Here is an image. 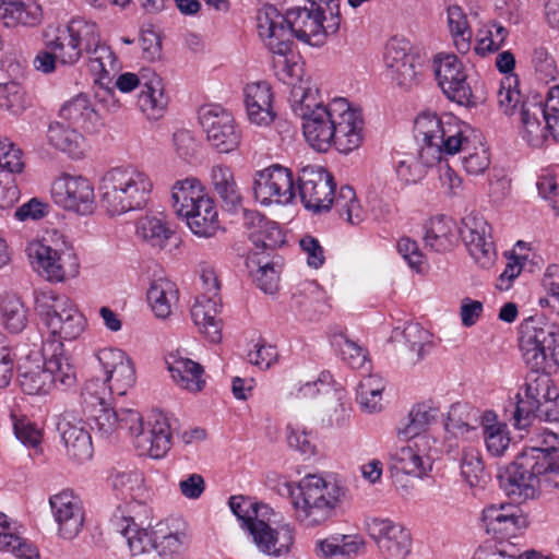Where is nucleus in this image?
Returning a JSON list of instances; mask_svg holds the SVG:
<instances>
[{
    "label": "nucleus",
    "mask_w": 559,
    "mask_h": 559,
    "mask_svg": "<svg viewBox=\"0 0 559 559\" xmlns=\"http://www.w3.org/2000/svg\"><path fill=\"white\" fill-rule=\"evenodd\" d=\"M292 85L294 102L299 104L304 119V135L312 148L326 152L333 144L347 154L360 146L364 140L360 110L353 108L345 98H335L328 105L317 103V90L297 81Z\"/></svg>",
    "instance_id": "obj_1"
},
{
    "label": "nucleus",
    "mask_w": 559,
    "mask_h": 559,
    "mask_svg": "<svg viewBox=\"0 0 559 559\" xmlns=\"http://www.w3.org/2000/svg\"><path fill=\"white\" fill-rule=\"evenodd\" d=\"M469 129L452 116L440 118L435 114H420L414 123V134L420 143L418 158L405 156L395 166L397 178L404 185L416 183L426 168L439 163L444 155H454L471 145Z\"/></svg>",
    "instance_id": "obj_2"
},
{
    "label": "nucleus",
    "mask_w": 559,
    "mask_h": 559,
    "mask_svg": "<svg viewBox=\"0 0 559 559\" xmlns=\"http://www.w3.org/2000/svg\"><path fill=\"white\" fill-rule=\"evenodd\" d=\"M277 491L292 499L295 516L306 527L323 525L334 518L346 495L343 486L317 474L305 476L297 485L283 479Z\"/></svg>",
    "instance_id": "obj_3"
},
{
    "label": "nucleus",
    "mask_w": 559,
    "mask_h": 559,
    "mask_svg": "<svg viewBox=\"0 0 559 559\" xmlns=\"http://www.w3.org/2000/svg\"><path fill=\"white\" fill-rule=\"evenodd\" d=\"M499 481L506 493L519 502L538 497L543 486L559 488V452L527 449L500 474Z\"/></svg>",
    "instance_id": "obj_4"
},
{
    "label": "nucleus",
    "mask_w": 559,
    "mask_h": 559,
    "mask_svg": "<svg viewBox=\"0 0 559 559\" xmlns=\"http://www.w3.org/2000/svg\"><path fill=\"white\" fill-rule=\"evenodd\" d=\"M72 38L75 41L81 53L87 56L88 68L96 76L95 83L98 90L95 96L99 102H107L109 109H116L118 103L115 99V93L109 84L111 76L119 70V61L111 48L103 41L98 25L84 17H73L67 24Z\"/></svg>",
    "instance_id": "obj_5"
},
{
    "label": "nucleus",
    "mask_w": 559,
    "mask_h": 559,
    "mask_svg": "<svg viewBox=\"0 0 559 559\" xmlns=\"http://www.w3.org/2000/svg\"><path fill=\"white\" fill-rule=\"evenodd\" d=\"M152 191L150 175L130 165L111 168L99 182L102 205L112 216L143 209Z\"/></svg>",
    "instance_id": "obj_6"
},
{
    "label": "nucleus",
    "mask_w": 559,
    "mask_h": 559,
    "mask_svg": "<svg viewBox=\"0 0 559 559\" xmlns=\"http://www.w3.org/2000/svg\"><path fill=\"white\" fill-rule=\"evenodd\" d=\"M25 252L33 271L48 283H66L80 273V259L73 243L58 230L29 241Z\"/></svg>",
    "instance_id": "obj_7"
},
{
    "label": "nucleus",
    "mask_w": 559,
    "mask_h": 559,
    "mask_svg": "<svg viewBox=\"0 0 559 559\" xmlns=\"http://www.w3.org/2000/svg\"><path fill=\"white\" fill-rule=\"evenodd\" d=\"M257 29L263 45L280 57L274 61L276 74L287 84H294L299 78L301 68L289 62L287 56L292 52L293 36L287 25L286 13L283 15L274 5L262 7L257 14Z\"/></svg>",
    "instance_id": "obj_8"
},
{
    "label": "nucleus",
    "mask_w": 559,
    "mask_h": 559,
    "mask_svg": "<svg viewBox=\"0 0 559 559\" xmlns=\"http://www.w3.org/2000/svg\"><path fill=\"white\" fill-rule=\"evenodd\" d=\"M311 8L287 10V25L292 36L311 46H322L328 36L340 29V0H318Z\"/></svg>",
    "instance_id": "obj_9"
},
{
    "label": "nucleus",
    "mask_w": 559,
    "mask_h": 559,
    "mask_svg": "<svg viewBox=\"0 0 559 559\" xmlns=\"http://www.w3.org/2000/svg\"><path fill=\"white\" fill-rule=\"evenodd\" d=\"M34 310L49 332L60 341H74L86 328V319L74 302L52 289L34 292Z\"/></svg>",
    "instance_id": "obj_10"
},
{
    "label": "nucleus",
    "mask_w": 559,
    "mask_h": 559,
    "mask_svg": "<svg viewBox=\"0 0 559 559\" xmlns=\"http://www.w3.org/2000/svg\"><path fill=\"white\" fill-rule=\"evenodd\" d=\"M519 348L530 369H546L548 359L559 366V325L530 317L520 325Z\"/></svg>",
    "instance_id": "obj_11"
},
{
    "label": "nucleus",
    "mask_w": 559,
    "mask_h": 559,
    "mask_svg": "<svg viewBox=\"0 0 559 559\" xmlns=\"http://www.w3.org/2000/svg\"><path fill=\"white\" fill-rule=\"evenodd\" d=\"M369 538L380 559H407L413 549L411 531L388 518H370L365 522Z\"/></svg>",
    "instance_id": "obj_12"
},
{
    "label": "nucleus",
    "mask_w": 559,
    "mask_h": 559,
    "mask_svg": "<svg viewBox=\"0 0 559 559\" xmlns=\"http://www.w3.org/2000/svg\"><path fill=\"white\" fill-rule=\"evenodd\" d=\"M50 194L64 211L86 216L95 210L94 186L82 175L61 174L52 181Z\"/></svg>",
    "instance_id": "obj_13"
},
{
    "label": "nucleus",
    "mask_w": 559,
    "mask_h": 559,
    "mask_svg": "<svg viewBox=\"0 0 559 559\" xmlns=\"http://www.w3.org/2000/svg\"><path fill=\"white\" fill-rule=\"evenodd\" d=\"M199 120L207 142L216 152L228 154L239 147L241 130L229 111L221 106H204L199 112Z\"/></svg>",
    "instance_id": "obj_14"
},
{
    "label": "nucleus",
    "mask_w": 559,
    "mask_h": 559,
    "mask_svg": "<svg viewBox=\"0 0 559 559\" xmlns=\"http://www.w3.org/2000/svg\"><path fill=\"white\" fill-rule=\"evenodd\" d=\"M298 190L304 206L313 214L326 213L332 209L335 182L332 174L324 168L304 167L298 176Z\"/></svg>",
    "instance_id": "obj_15"
},
{
    "label": "nucleus",
    "mask_w": 559,
    "mask_h": 559,
    "mask_svg": "<svg viewBox=\"0 0 559 559\" xmlns=\"http://www.w3.org/2000/svg\"><path fill=\"white\" fill-rule=\"evenodd\" d=\"M433 72L443 94L460 105H475L474 94L467 83L464 64L454 53H438L432 60Z\"/></svg>",
    "instance_id": "obj_16"
},
{
    "label": "nucleus",
    "mask_w": 559,
    "mask_h": 559,
    "mask_svg": "<svg viewBox=\"0 0 559 559\" xmlns=\"http://www.w3.org/2000/svg\"><path fill=\"white\" fill-rule=\"evenodd\" d=\"M253 194L262 205H287L295 198L294 176L289 168L272 165L255 174Z\"/></svg>",
    "instance_id": "obj_17"
},
{
    "label": "nucleus",
    "mask_w": 559,
    "mask_h": 559,
    "mask_svg": "<svg viewBox=\"0 0 559 559\" xmlns=\"http://www.w3.org/2000/svg\"><path fill=\"white\" fill-rule=\"evenodd\" d=\"M96 358L105 376L98 390L106 389L110 394L124 395L135 383V369L129 356L119 348L106 347L96 353Z\"/></svg>",
    "instance_id": "obj_18"
},
{
    "label": "nucleus",
    "mask_w": 559,
    "mask_h": 559,
    "mask_svg": "<svg viewBox=\"0 0 559 559\" xmlns=\"http://www.w3.org/2000/svg\"><path fill=\"white\" fill-rule=\"evenodd\" d=\"M461 237L474 261L484 269L490 267L497 252L491 236V227L479 214L471 213L462 219Z\"/></svg>",
    "instance_id": "obj_19"
},
{
    "label": "nucleus",
    "mask_w": 559,
    "mask_h": 559,
    "mask_svg": "<svg viewBox=\"0 0 559 559\" xmlns=\"http://www.w3.org/2000/svg\"><path fill=\"white\" fill-rule=\"evenodd\" d=\"M548 373L544 370L531 369L525 379L523 392L516 394L514 425L524 429L531 425L543 400L549 399L550 390H556Z\"/></svg>",
    "instance_id": "obj_20"
},
{
    "label": "nucleus",
    "mask_w": 559,
    "mask_h": 559,
    "mask_svg": "<svg viewBox=\"0 0 559 559\" xmlns=\"http://www.w3.org/2000/svg\"><path fill=\"white\" fill-rule=\"evenodd\" d=\"M49 506L57 523L58 536L66 540L74 539L85 521L81 499L71 490H62L49 498Z\"/></svg>",
    "instance_id": "obj_21"
},
{
    "label": "nucleus",
    "mask_w": 559,
    "mask_h": 559,
    "mask_svg": "<svg viewBox=\"0 0 559 559\" xmlns=\"http://www.w3.org/2000/svg\"><path fill=\"white\" fill-rule=\"evenodd\" d=\"M99 380H90L82 392L83 402L90 409L96 432L105 439H109L119 432V411L110 407L108 393L103 388L100 392Z\"/></svg>",
    "instance_id": "obj_22"
},
{
    "label": "nucleus",
    "mask_w": 559,
    "mask_h": 559,
    "mask_svg": "<svg viewBox=\"0 0 559 559\" xmlns=\"http://www.w3.org/2000/svg\"><path fill=\"white\" fill-rule=\"evenodd\" d=\"M249 533L257 549L273 558L287 556L295 543V528L289 523L272 526L262 519L253 522Z\"/></svg>",
    "instance_id": "obj_23"
},
{
    "label": "nucleus",
    "mask_w": 559,
    "mask_h": 559,
    "mask_svg": "<svg viewBox=\"0 0 559 559\" xmlns=\"http://www.w3.org/2000/svg\"><path fill=\"white\" fill-rule=\"evenodd\" d=\"M383 62L392 80L400 86L411 88L417 83L419 62L416 56L411 52L407 40L396 37L391 38L384 48Z\"/></svg>",
    "instance_id": "obj_24"
},
{
    "label": "nucleus",
    "mask_w": 559,
    "mask_h": 559,
    "mask_svg": "<svg viewBox=\"0 0 559 559\" xmlns=\"http://www.w3.org/2000/svg\"><path fill=\"white\" fill-rule=\"evenodd\" d=\"M481 521L488 534L502 540L525 531L530 525L528 515L513 504L487 507L483 511Z\"/></svg>",
    "instance_id": "obj_25"
},
{
    "label": "nucleus",
    "mask_w": 559,
    "mask_h": 559,
    "mask_svg": "<svg viewBox=\"0 0 559 559\" xmlns=\"http://www.w3.org/2000/svg\"><path fill=\"white\" fill-rule=\"evenodd\" d=\"M133 445L140 455L164 457L171 448L169 418L163 413L153 414L147 428L136 433Z\"/></svg>",
    "instance_id": "obj_26"
},
{
    "label": "nucleus",
    "mask_w": 559,
    "mask_h": 559,
    "mask_svg": "<svg viewBox=\"0 0 559 559\" xmlns=\"http://www.w3.org/2000/svg\"><path fill=\"white\" fill-rule=\"evenodd\" d=\"M429 441V437H420L395 450L390 456L392 469L417 478L427 476L432 468Z\"/></svg>",
    "instance_id": "obj_27"
},
{
    "label": "nucleus",
    "mask_w": 559,
    "mask_h": 559,
    "mask_svg": "<svg viewBox=\"0 0 559 559\" xmlns=\"http://www.w3.org/2000/svg\"><path fill=\"white\" fill-rule=\"evenodd\" d=\"M58 430L68 456L78 462H84L92 457L91 436L82 419L76 418L72 413H63L58 421Z\"/></svg>",
    "instance_id": "obj_28"
},
{
    "label": "nucleus",
    "mask_w": 559,
    "mask_h": 559,
    "mask_svg": "<svg viewBox=\"0 0 559 559\" xmlns=\"http://www.w3.org/2000/svg\"><path fill=\"white\" fill-rule=\"evenodd\" d=\"M114 532L123 536L132 556H140L153 548V533L135 523L134 518L119 507L110 519Z\"/></svg>",
    "instance_id": "obj_29"
},
{
    "label": "nucleus",
    "mask_w": 559,
    "mask_h": 559,
    "mask_svg": "<svg viewBox=\"0 0 559 559\" xmlns=\"http://www.w3.org/2000/svg\"><path fill=\"white\" fill-rule=\"evenodd\" d=\"M248 119L257 126H269L275 118L273 92L267 82L250 83L245 88Z\"/></svg>",
    "instance_id": "obj_30"
},
{
    "label": "nucleus",
    "mask_w": 559,
    "mask_h": 559,
    "mask_svg": "<svg viewBox=\"0 0 559 559\" xmlns=\"http://www.w3.org/2000/svg\"><path fill=\"white\" fill-rule=\"evenodd\" d=\"M443 425L448 439L471 440L478 437L480 415L468 404L455 403L451 405Z\"/></svg>",
    "instance_id": "obj_31"
},
{
    "label": "nucleus",
    "mask_w": 559,
    "mask_h": 559,
    "mask_svg": "<svg viewBox=\"0 0 559 559\" xmlns=\"http://www.w3.org/2000/svg\"><path fill=\"white\" fill-rule=\"evenodd\" d=\"M221 307V298L206 297V294L197 296L192 308L191 318L212 343H218L222 340V322L217 319Z\"/></svg>",
    "instance_id": "obj_32"
},
{
    "label": "nucleus",
    "mask_w": 559,
    "mask_h": 559,
    "mask_svg": "<svg viewBox=\"0 0 559 559\" xmlns=\"http://www.w3.org/2000/svg\"><path fill=\"white\" fill-rule=\"evenodd\" d=\"M59 115L73 128H80L85 132H95L102 126L99 114L84 94H79L66 102Z\"/></svg>",
    "instance_id": "obj_33"
},
{
    "label": "nucleus",
    "mask_w": 559,
    "mask_h": 559,
    "mask_svg": "<svg viewBox=\"0 0 559 559\" xmlns=\"http://www.w3.org/2000/svg\"><path fill=\"white\" fill-rule=\"evenodd\" d=\"M0 20L7 27H34L43 20L41 7L34 0H0Z\"/></svg>",
    "instance_id": "obj_34"
},
{
    "label": "nucleus",
    "mask_w": 559,
    "mask_h": 559,
    "mask_svg": "<svg viewBox=\"0 0 559 559\" xmlns=\"http://www.w3.org/2000/svg\"><path fill=\"white\" fill-rule=\"evenodd\" d=\"M174 382L182 390L197 393L205 386L203 367L190 358L169 355L166 360Z\"/></svg>",
    "instance_id": "obj_35"
},
{
    "label": "nucleus",
    "mask_w": 559,
    "mask_h": 559,
    "mask_svg": "<svg viewBox=\"0 0 559 559\" xmlns=\"http://www.w3.org/2000/svg\"><path fill=\"white\" fill-rule=\"evenodd\" d=\"M48 143L73 159H82L87 152L85 138L73 127L62 122L49 124Z\"/></svg>",
    "instance_id": "obj_36"
},
{
    "label": "nucleus",
    "mask_w": 559,
    "mask_h": 559,
    "mask_svg": "<svg viewBox=\"0 0 559 559\" xmlns=\"http://www.w3.org/2000/svg\"><path fill=\"white\" fill-rule=\"evenodd\" d=\"M180 216L186 219L190 230L199 237L211 238L221 228L216 205L210 197L201 200L192 211H186Z\"/></svg>",
    "instance_id": "obj_37"
},
{
    "label": "nucleus",
    "mask_w": 559,
    "mask_h": 559,
    "mask_svg": "<svg viewBox=\"0 0 559 559\" xmlns=\"http://www.w3.org/2000/svg\"><path fill=\"white\" fill-rule=\"evenodd\" d=\"M547 116L540 104H522L520 109L521 135L531 146L538 147L546 140Z\"/></svg>",
    "instance_id": "obj_38"
},
{
    "label": "nucleus",
    "mask_w": 559,
    "mask_h": 559,
    "mask_svg": "<svg viewBox=\"0 0 559 559\" xmlns=\"http://www.w3.org/2000/svg\"><path fill=\"white\" fill-rule=\"evenodd\" d=\"M138 106L150 120H157L164 116L168 97L164 92L163 81L156 72L148 74L147 84L141 87Z\"/></svg>",
    "instance_id": "obj_39"
},
{
    "label": "nucleus",
    "mask_w": 559,
    "mask_h": 559,
    "mask_svg": "<svg viewBox=\"0 0 559 559\" xmlns=\"http://www.w3.org/2000/svg\"><path fill=\"white\" fill-rule=\"evenodd\" d=\"M188 544L189 536L186 530L180 528L175 521L159 522L153 531V549L160 557H173Z\"/></svg>",
    "instance_id": "obj_40"
},
{
    "label": "nucleus",
    "mask_w": 559,
    "mask_h": 559,
    "mask_svg": "<svg viewBox=\"0 0 559 559\" xmlns=\"http://www.w3.org/2000/svg\"><path fill=\"white\" fill-rule=\"evenodd\" d=\"M424 241L435 252L451 251L457 241L455 223L444 215L432 217L426 225Z\"/></svg>",
    "instance_id": "obj_41"
},
{
    "label": "nucleus",
    "mask_w": 559,
    "mask_h": 559,
    "mask_svg": "<svg viewBox=\"0 0 559 559\" xmlns=\"http://www.w3.org/2000/svg\"><path fill=\"white\" fill-rule=\"evenodd\" d=\"M480 427L487 451L493 456L503 455L511 442L508 425L499 420L495 412L485 411L480 415Z\"/></svg>",
    "instance_id": "obj_42"
},
{
    "label": "nucleus",
    "mask_w": 559,
    "mask_h": 559,
    "mask_svg": "<svg viewBox=\"0 0 559 559\" xmlns=\"http://www.w3.org/2000/svg\"><path fill=\"white\" fill-rule=\"evenodd\" d=\"M147 301L157 318L166 319L178 301V288L167 278L154 280L147 290Z\"/></svg>",
    "instance_id": "obj_43"
},
{
    "label": "nucleus",
    "mask_w": 559,
    "mask_h": 559,
    "mask_svg": "<svg viewBox=\"0 0 559 559\" xmlns=\"http://www.w3.org/2000/svg\"><path fill=\"white\" fill-rule=\"evenodd\" d=\"M211 181L225 206L236 210L242 204V195L233 170L226 165H215L211 169Z\"/></svg>",
    "instance_id": "obj_44"
},
{
    "label": "nucleus",
    "mask_w": 559,
    "mask_h": 559,
    "mask_svg": "<svg viewBox=\"0 0 559 559\" xmlns=\"http://www.w3.org/2000/svg\"><path fill=\"white\" fill-rule=\"evenodd\" d=\"M439 409L431 404L419 403L415 405L408 414V420L405 426L397 429V436L414 440L420 437H428L424 433L436 421Z\"/></svg>",
    "instance_id": "obj_45"
},
{
    "label": "nucleus",
    "mask_w": 559,
    "mask_h": 559,
    "mask_svg": "<svg viewBox=\"0 0 559 559\" xmlns=\"http://www.w3.org/2000/svg\"><path fill=\"white\" fill-rule=\"evenodd\" d=\"M207 197L201 182L195 178L179 180L171 190L173 206L179 216L186 211H192Z\"/></svg>",
    "instance_id": "obj_46"
},
{
    "label": "nucleus",
    "mask_w": 559,
    "mask_h": 559,
    "mask_svg": "<svg viewBox=\"0 0 559 559\" xmlns=\"http://www.w3.org/2000/svg\"><path fill=\"white\" fill-rule=\"evenodd\" d=\"M447 23L456 50L463 55L468 52L473 32L464 10L457 4L449 5L447 9Z\"/></svg>",
    "instance_id": "obj_47"
},
{
    "label": "nucleus",
    "mask_w": 559,
    "mask_h": 559,
    "mask_svg": "<svg viewBox=\"0 0 559 559\" xmlns=\"http://www.w3.org/2000/svg\"><path fill=\"white\" fill-rule=\"evenodd\" d=\"M385 382L378 374H369L359 382L356 401L365 413H378L382 409V393Z\"/></svg>",
    "instance_id": "obj_48"
},
{
    "label": "nucleus",
    "mask_w": 559,
    "mask_h": 559,
    "mask_svg": "<svg viewBox=\"0 0 559 559\" xmlns=\"http://www.w3.org/2000/svg\"><path fill=\"white\" fill-rule=\"evenodd\" d=\"M136 236L148 246L162 250L173 236V230L162 218L145 215L136 222Z\"/></svg>",
    "instance_id": "obj_49"
},
{
    "label": "nucleus",
    "mask_w": 559,
    "mask_h": 559,
    "mask_svg": "<svg viewBox=\"0 0 559 559\" xmlns=\"http://www.w3.org/2000/svg\"><path fill=\"white\" fill-rule=\"evenodd\" d=\"M332 206H334L340 217L350 225H358L366 217V211L357 198L355 190L348 185L342 186L340 190L335 192Z\"/></svg>",
    "instance_id": "obj_50"
},
{
    "label": "nucleus",
    "mask_w": 559,
    "mask_h": 559,
    "mask_svg": "<svg viewBox=\"0 0 559 559\" xmlns=\"http://www.w3.org/2000/svg\"><path fill=\"white\" fill-rule=\"evenodd\" d=\"M508 36L509 31L500 22L491 20L478 29L474 50L483 57L497 52L504 46Z\"/></svg>",
    "instance_id": "obj_51"
},
{
    "label": "nucleus",
    "mask_w": 559,
    "mask_h": 559,
    "mask_svg": "<svg viewBox=\"0 0 559 559\" xmlns=\"http://www.w3.org/2000/svg\"><path fill=\"white\" fill-rule=\"evenodd\" d=\"M112 489L124 500H138L144 491V477L138 469L114 471L110 475Z\"/></svg>",
    "instance_id": "obj_52"
},
{
    "label": "nucleus",
    "mask_w": 559,
    "mask_h": 559,
    "mask_svg": "<svg viewBox=\"0 0 559 559\" xmlns=\"http://www.w3.org/2000/svg\"><path fill=\"white\" fill-rule=\"evenodd\" d=\"M72 35L67 25L56 29L53 37L46 35L45 46L47 49L57 52L59 62L63 66H74L82 58L81 50L78 48L75 41L70 40Z\"/></svg>",
    "instance_id": "obj_53"
},
{
    "label": "nucleus",
    "mask_w": 559,
    "mask_h": 559,
    "mask_svg": "<svg viewBox=\"0 0 559 559\" xmlns=\"http://www.w3.org/2000/svg\"><path fill=\"white\" fill-rule=\"evenodd\" d=\"M247 266L257 286L264 293L273 294L277 289L278 271L273 262L258 258V252L249 255Z\"/></svg>",
    "instance_id": "obj_54"
},
{
    "label": "nucleus",
    "mask_w": 559,
    "mask_h": 559,
    "mask_svg": "<svg viewBox=\"0 0 559 559\" xmlns=\"http://www.w3.org/2000/svg\"><path fill=\"white\" fill-rule=\"evenodd\" d=\"M2 322L10 333H21L27 325V309L15 296H8L1 301Z\"/></svg>",
    "instance_id": "obj_55"
},
{
    "label": "nucleus",
    "mask_w": 559,
    "mask_h": 559,
    "mask_svg": "<svg viewBox=\"0 0 559 559\" xmlns=\"http://www.w3.org/2000/svg\"><path fill=\"white\" fill-rule=\"evenodd\" d=\"M29 102L22 85L15 81L0 83V109L13 116L26 110Z\"/></svg>",
    "instance_id": "obj_56"
},
{
    "label": "nucleus",
    "mask_w": 559,
    "mask_h": 559,
    "mask_svg": "<svg viewBox=\"0 0 559 559\" xmlns=\"http://www.w3.org/2000/svg\"><path fill=\"white\" fill-rule=\"evenodd\" d=\"M0 551L10 552L19 559H39L37 549L21 537L12 524L0 532Z\"/></svg>",
    "instance_id": "obj_57"
},
{
    "label": "nucleus",
    "mask_w": 559,
    "mask_h": 559,
    "mask_svg": "<svg viewBox=\"0 0 559 559\" xmlns=\"http://www.w3.org/2000/svg\"><path fill=\"white\" fill-rule=\"evenodd\" d=\"M44 366L52 378V384L56 386L58 383L64 388L72 386L75 382V370L70 362L69 357L64 353L53 354L47 358Z\"/></svg>",
    "instance_id": "obj_58"
},
{
    "label": "nucleus",
    "mask_w": 559,
    "mask_h": 559,
    "mask_svg": "<svg viewBox=\"0 0 559 559\" xmlns=\"http://www.w3.org/2000/svg\"><path fill=\"white\" fill-rule=\"evenodd\" d=\"M403 336L411 352L415 354L414 362H418L430 352L432 335L419 323H408L403 330Z\"/></svg>",
    "instance_id": "obj_59"
},
{
    "label": "nucleus",
    "mask_w": 559,
    "mask_h": 559,
    "mask_svg": "<svg viewBox=\"0 0 559 559\" xmlns=\"http://www.w3.org/2000/svg\"><path fill=\"white\" fill-rule=\"evenodd\" d=\"M469 129L468 138L471 141V145L466 148H461V151H468L471 148L474 150V152L468 153L463 158V167L469 175H480L483 174L490 165V157L487 147L480 142V140L476 141V135L474 134V131L466 126Z\"/></svg>",
    "instance_id": "obj_60"
},
{
    "label": "nucleus",
    "mask_w": 559,
    "mask_h": 559,
    "mask_svg": "<svg viewBox=\"0 0 559 559\" xmlns=\"http://www.w3.org/2000/svg\"><path fill=\"white\" fill-rule=\"evenodd\" d=\"M229 508L231 512L243 522V525L250 532V527L255 521H261V516H265L269 507L259 504L242 496H233L229 499Z\"/></svg>",
    "instance_id": "obj_61"
},
{
    "label": "nucleus",
    "mask_w": 559,
    "mask_h": 559,
    "mask_svg": "<svg viewBox=\"0 0 559 559\" xmlns=\"http://www.w3.org/2000/svg\"><path fill=\"white\" fill-rule=\"evenodd\" d=\"M20 385L22 391L28 395L47 394L53 388L52 378L45 366H36L34 369L21 372Z\"/></svg>",
    "instance_id": "obj_62"
},
{
    "label": "nucleus",
    "mask_w": 559,
    "mask_h": 559,
    "mask_svg": "<svg viewBox=\"0 0 559 559\" xmlns=\"http://www.w3.org/2000/svg\"><path fill=\"white\" fill-rule=\"evenodd\" d=\"M461 472L471 487L480 485L486 477L485 466L478 449L464 448L461 460Z\"/></svg>",
    "instance_id": "obj_63"
},
{
    "label": "nucleus",
    "mask_w": 559,
    "mask_h": 559,
    "mask_svg": "<svg viewBox=\"0 0 559 559\" xmlns=\"http://www.w3.org/2000/svg\"><path fill=\"white\" fill-rule=\"evenodd\" d=\"M10 419L15 437L27 448L39 450L41 442V430L25 416H19L11 411Z\"/></svg>",
    "instance_id": "obj_64"
}]
</instances>
